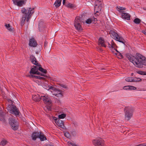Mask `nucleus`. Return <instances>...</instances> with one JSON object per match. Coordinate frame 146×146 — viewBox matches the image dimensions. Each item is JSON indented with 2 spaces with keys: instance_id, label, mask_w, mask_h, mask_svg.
<instances>
[{
  "instance_id": "1",
  "label": "nucleus",
  "mask_w": 146,
  "mask_h": 146,
  "mask_svg": "<svg viewBox=\"0 0 146 146\" xmlns=\"http://www.w3.org/2000/svg\"><path fill=\"white\" fill-rule=\"evenodd\" d=\"M128 58L130 61L137 67L142 68L143 65L146 66V58L139 54H137L135 57L129 55Z\"/></svg>"
},
{
  "instance_id": "19",
  "label": "nucleus",
  "mask_w": 146,
  "mask_h": 146,
  "mask_svg": "<svg viewBox=\"0 0 146 146\" xmlns=\"http://www.w3.org/2000/svg\"><path fill=\"white\" fill-rule=\"evenodd\" d=\"M39 135L40 133L38 132H36L33 133L32 135V139L33 140H36L37 138H39Z\"/></svg>"
},
{
  "instance_id": "17",
  "label": "nucleus",
  "mask_w": 146,
  "mask_h": 146,
  "mask_svg": "<svg viewBox=\"0 0 146 146\" xmlns=\"http://www.w3.org/2000/svg\"><path fill=\"white\" fill-rule=\"evenodd\" d=\"M30 59L32 63L33 64L36 65L37 66H38V62L37 61L35 57L33 55H31L30 56Z\"/></svg>"
},
{
  "instance_id": "7",
  "label": "nucleus",
  "mask_w": 146,
  "mask_h": 146,
  "mask_svg": "<svg viewBox=\"0 0 146 146\" xmlns=\"http://www.w3.org/2000/svg\"><path fill=\"white\" fill-rule=\"evenodd\" d=\"M125 111V119L127 120H129L132 116V111L130 107H126L124 110Z\"/></svg>"
},
{
  "instance_id": "6",
  "label": "nucleus",
  "mask_w": 146,
  "mask_h": 146,
  "mask_svg": "<svg viewBox=\"0 0 146 146\" xmlns=\"http://www.w3.org/2000/svg\"><path fill=\"white\" fill-rule=\"evenodd\" d=\"M46 89L48 90H51V92L52 94L57 97H60L62 96L60 91L56 89L55 88L48 86L47 88Z\"/></svg>"
},
{
  "instance_id": "25",
  "label": "nucleus",
  "mask_w": 146,
  "mask_h": 146,
  "mask_svg": "<svg viewBox=\"0 0 146 146\" xmlns=\"http://www.w3.org/2000/svg\"><path fill=\"white\" fill-rule=\"evenodd\" d=\"M38 70H39L40 71L44 74H46V73L47 71L46 70L43 68L41 67V66L40 65H39V64H38Z\"/></svg>"
},
{
  "instance_id": "23",
  "label": "nucleus",
  "mask_w": 146,
  "mask_h": 146,
  "mask_svg": "<svg viewBox=\"0 0 146 146\" xmlns=\"http://www.w3.org/2000/svg\"><path fill=\"white\" fill-rule=\"evenodd\" d=\"M41 141H43L46 140V138L44 136V135L42 133H40L39 138Z\"/></svg>"
},
{
  "instance_id": "16",
  "label": "nucleus",
  "mask_w": 146,
  "mask_h": 146,
  "mask_svg": "<svg viewBox=\"0 0 146 146\" xmlns=\"http://www.w3.org/2000/svg\"><path fill=\"white\" fill-rule=\"evenodd\" d=\"M29 44L30 46L35 47L36 46L37 44L35 39L32 38L30 39Z\"/></svg>"
},
{
  "instance_id": "39",
  "label": "nucleus",
  "mask_w": 146,
  "mask_h": 146,
  "mask_svg": "<svg viewBox=\"0 0 146 146\" xmlns=\"http://www.w3.org/2000/svg\"><path fill=\"white\" fill-rule=\"evenodd\" d=\"M60 85L61 87L64 88H67L66 86L65 85H64L63 84H60Z\"/></svg>"
},
{
  "instance_id": "30",
  "label": "nucleus",
  "mask_w": 146,
  "mask_h": 146,
  "mask_svg": "<svg viewBox=\"0 0 146 146\" xmlns=\"http://www.w3.org/2000/svg\"><path fill=\"white\" fill-rule=\"evenodd\" d=\"M137 73L141 75H146V72L142 71H138L137 72Z\"/></svg>"
},
{
  "instance_id": "37",
  "label": "nucleus",
  "mask_w": 146,
  "mask_h": 146,
  "mask_svg": "<svg viewBox=\"0 0 146 146\" xmlns=\"http://www.w3.org/2000/svg\"><path fill=\"white\" fill-rule=\"evenodd\" d=\"M114 53L115 54H116L117 55L118 54V55L120 56V57L122 58V55L119 52L117 51V52H115L113 53Z\"/></svg>"
},
{
  "instance_id": "26",
  "label": "nucleus",
  "mask_w": 146,
  "mask_h": 146,
  "mask_svg": "<svg viewBox=\"0 0 146 146\" xmlns=\"http://www.w3.org/2000/svg\"><path fill=\"white\" fill-rule=\"evenodd\" d=\"M125 80L126 81L128 82H133L136 81L134 80V78L132 77H127L125 78Z\"/></svg>"
},
{
  "instance_id": "15",
  "label": "nucleus",
  "mask_w": 146,
  "mask_h": 146,
  "mask_svg": "<svg viewBox=\"0 0 146 146\" xmlns=\"http://www.w3.org/2000/svg\"><path fill=\"white\" fill-rule=\"evenodd\" d=\"M55 120L56 123L58 126L62 129L64 128L63 122L62 120L57 119H55Z\"/></svg>"
},
{
  "instance_id": "40",
  "label": "nucleus",
  "mask_w": 146,
  "mask_h": 146,
  "mask_svg": "<svg viewBox=\"0 0 146 146\" xmlns=\"http://www.w3.org/2000/svg\"><path fill=\"white\" fill-rule=\"evenodd\" d=\"M129 86H125L123 87V89L124 90H129Z\"/></svg>"
},
{
  "instance_id": "10",
  "label": "nucleus",
  "mask_w": 146,
  "mask_h": 146,
  "mask_svg": "<svg viewBox=\"0 0 146 146\" xmlns=\"http://www.w3.org/2000/svg\"><path fill=\"white\" fill-rule=\"evenodd\" d=\"M40 98L45 104L50 105L52 102L50 96L48 95L42 94L40 96Z\"/></svg>"
},
{
  "instance_id": "22",
  "label": "nucleus",
  "mask_w": 146,
  "mask_h": 146,
  "mask_svg": "<svg viewBox=\"0 0 146 146\" xmlns=\"http://www.w3.org/2000/svg\"><path fill=\"white\" fill-rule=\"evenodd\" d=\"M65 6L68 8L71 9H74L76 7V6L73 4L68 3L65 5Z\"/></svg>"
},
{
  "instance_id": "3",
  "label": "nucleus",
  "mask_w": 146,
  "mask_h": 146,
  "mask_svg": "<svg viewBox=\"0 0 146 146\" xmlns=\"http://www.w3.org/2000/svg\"><path fill=\"white\" fill-rule=\"evenodd\" d=\"M30 72V75H29V76L30 78H32L33 80L36 82L37 81H38V80H41L44 79V77L33 75V74H37L38 75H41V76H44V74H40V73L38 72V67L36 66H35L32 68Z\"/></svg>"
},
{
  "instance_id": "38",
  "label": "nucleus",
  "mask_w": 146,
  "mask_h": 146,
  "mask_svg": "<svg viewBox=\"0 0 146 146\" xmlns=\"http://www.w3.org/2000/svg\"><path fill=\"white\" fill-rule=\"evenodd\" d=\"M134 80H135L136 81L134 82L140 81L141 80V79L140 78H134Z\"/></svg>"
},
{
  "instance_id": "12",
  "label": "nucleus",
  "mask_w": 146,
  "mask_h": 146,
  "mask_svg": "<svg viewBox=\"0 0 146 146\" xmlns=\"http://www.w3.org/2000/svg\"><path fill=\"white\" fill-rule=\"evenodd\" d=\"M92 143L95 146H103L104 141L101 139H96L92 141Z\"/></svg>"
},
{
  "instance_id": "13",
  "label": "nucleus",
  "mask_w": 146,
  "mask_h": 146,
  "mask_svg": "<svg viewBox=\"0 0 146 146\" xmlns=\"http://www.w3.org/2000/svg\"><path fill=\"white\" fill-rule=\"evenodd\" d=\"M14 4L19 7H22L25 5V2L24 0H12Z\"/></svg>"
},
{
  "instance_id": "43",
  "label": "nucleus",
  "mask_w": 146,
  "mask_h": 146,
  "mask_svg": "<svg viewBox=\"0 0 146 146\" xmlns=\"http://www.w3.org/2000/svg\"><path fill=\"white\" fill-rule=\"evenodd\" d=\"M66 0H63L62 3L64 5H65Z\"/></svg>"
},
{
  "instance_id": "2",
  "label": "nucleus",
  "mask_w": 146,
  "mask_h": 146,
  "mask_svg": "<svg viewBox=\"0 0 146 146\" xmlns=\"http://www.w3.org/2000/svg\"><path fill=\"white\" fill-rule=\"evenodd\" d=\"M34 8H29L27 9L25 8H22L21 9V12L23 14L21 19V25H24L25 20L28 22L32 14L34 12Z\"/></svg>"
},
{
  "instance_id": "8",
  "label": "nucleus",
  "mask_w": 146,
  "mask_h": 146,
  "mask_svg": "<svg viewBox=\"0 0 146 146\" xmlns=\"http://www.w3.org/2000/svg\"><path fill=\"white\" fill-rule=\"evenodd\" d=\"M74 24L75 28L78 31L82 30V28L81 25V22L80 17H76Z\"/></svg>"
},
{
  "instance_id": "28",
  "label": "nucleus",
  "mask_w": 146,
  "mask_h": 146,
  "mask_svg": "<svg viewBox=\"0 0 146 146\" xmlns=\"http://www.w3.org/2000/svg\"><path fill=\"white\" fill-rule=\"evenodd\" d=\"M7 143V141L4 139H3L0 143V145L3 146L6 145Z\"/></svg>"
},
{
  "instance_id": "29",
  "label": "nucleus",
  "mask_w": 146,
  "mask_h": 146,
  "mask_svg": "<svg viewBox=\"0 0 146 146\" xmlns=\"http://www.w3.org/2000/svg\"><path fill=\"white\" fill-rule=\"evenodd\" d=\"M134 23L137 24H139L141 22V20L139 18H136L133 21Z\"/></svg>"
},
{
  "instance_id": "20",
  "label": "nucleus",
  "mask_w": 146,
  "mask_h": 146,
  "mask_svg": "<svg viewBox=\"0 0 146 146\" xmlns=\"http://www.w3.org/2000/svg\"><path fill=\"white\" fill-rule=\"evenodd\" d=\"M98 43L99 45L101 46L106 47V46L104 43V40L101 38H100L98 40Z\"/></svg>"
},
{
  "instance_id": "18",
  "label": "nucleus",
  "mask_w": 146,
  "mask_h": 146,
  "mask_svg": "<svg viewBox=\"0 0 146 146\" xmlns=\"http://www.w3.org/2000/svg\"><path fill=\"white\" fill-rule=\"evenodd\" d=\"M121 15L123 18L124 19H126L127 20H129L130 19V15L128 13H122Z\"/></svg>"
},
{
  "instance_id": "21",
  "label": "nucleus",
  "mask_w": 146,
  "mask_h": 146,
  "mask_svg": "<svg viewBox=\"0 0 146 146\" xmlns=\"http://www.w3.org/2000/svg\"><path fill=\"white\" fill-rule=\"evenodd\" d=\"M32 99L34 101L36 102L39 101L41 99L40 96L38 95H33Z\"/></svg>"
},
{
  "instance_id": "36",
  "label": "nucleus",
  "mask_w": 146,
  "mask_h": 146,
  "mask_svg": "<svg viewBox=\"0 0 146 146\" xmlns=\"http://www.w3.org/2000/svg\"><path fill=\"white\" fill-rule=\"evenodd\" d=\"M136 88L135 87L132 86H129V90H136Z\"/></svg>"
},
{
  "instance_id": "14",
  "label": "nucleus",
  "mask_w": 146,
  "mask_h": 146,
  "mask_svg": "<svg viewBox=\"0 0 146 146\" xmlns=\"http://www.w3.org/2000/svg\"><path fill=\"white\" fill-rule=\"evenodd\" d=\"M108 45L109 47L111 48V50L113 52V53H114V52H115L117 51V50L115 49V48L116 47V45L113 40L111 41L110 44L109 43Z\"/></svg>"
},
{
  "instance_id": "11",
  "label": "nucleus",
  "mask_w": 146,
  "mask_h": 146,
  "mask_svg": "<svg viewBox=\"0 0 146 146\" xmlns=\"http://www.w3.org/2000/svg\"><path fill=\"white\" fill-rule=\"evenodd\" d=\"M102 3L100 1H96L95 3L94 11L98 13L102 9Z\"/></svg>"
},
{
  "instance_id": "41",
  "label": "nucleus",
  "mask_w": 146,
  "mask_h": 146,
  "mask_svg": "<svg viewBox=\"0 0 146 146\" xmlns=\"http://www.w3.org/2000/svg\"><path fill=\"white\" fill-rule=\"evenodd\" d=\"M53 144L52 143H46L45 145V146H53Z\"/></svg>"
},
{
  "instance_id": "4",
  "label": "nucleus",
  "mask_w": 146,
  "mask_h": 146,
  "mask_svg": "<svg viewBox=\"0 0 146 146\" xmlns=\"http://www.w3.org/2000/svg\"><path fill=\"white\" fill-rule=\"evenodd\" d=\"M110 33L113 38L116 40L124 44L125 41L123 38L118 34L115 32L111 30L110 31Z\"/></svg>"
},
{
  "instance_id": "42",
  "label": "nucleus",
  "mask_w": 146,
  "mask_h": 146,
  "mask_svg": "<svg viewBox=\"0 0 146 146\" xmlns=\"http://www.w3.org/2000/svg\"><path fill=\"white\" fill-rule=\"evenodd\" d=\"M143 33L146 35V30L142 31Z\"/></svg>"
},
{
  "instance_id": "35",
  "label": "nucleus",
  "mask_w": 146,
  "mask_h": 146,
  "mask_svg": "<svg viewBox=\"0 0 146 146\" xmlns=\"http://www.w3.org/2000/svg\"><path fill=\"white\" fill-rule=\"evenodd\" d=\"M65 136L68 138H70V134L68 132H66L64 133Z\"/></svg>"
},
{
  "instance_id": "33",
  "label": "nucleus",
  "mask_w": 146,
  "mask_h": 146,
  "mask_svg": "<svg viewBox=\"0 0 146 146\" xmlns=\"http://www.w3.org/2000/svg\"><path fill=\"white\" fill-rule=\"evenodd\" d=\"M66 116V115L65 114L63 113L61 114L60 115H58V118L59 119H63Z\"/></svg>"
},
{
  "instance_id": "24",
  "label": "nucleus",
  "mask_w": 146,
  "mask_h": 146,
  "mask_svg": "<svg viewBox=\"0 0 146 146\" xmlns=\"http://www.w3.org/2000/svg\"><path fill=\"white\" fill-rule=\"evenodd\" d=\"M61 1V0H56L54 3V5L56 7H58L60 5Z\"/></svg>"
},
{
  "instance_id": "31",
  "label": "nucleus",
  "mask_w": 146,
  "mask_h": 146,
  "mask_svg": "<svg viewBox=\"0 0 146 146\" xmlns=\"http://www.w3.org/2000/svg\"><path fill=\"white\" fill-rule=\"evenodd\" d=\"M67 143L68 145L70 146H78L75 143H72L71 141H68Z\"/></svg>"
},
{
  "instance_id": "32",
  "label": "nucleus",
  "mask_w": 146,
  "mask_h": 146,
  "mask_svg": "<svg viewBox=\"0 0 146 146\" xmlns=\"http://www.w3.org/2000/svg\"><path fill=\"white\" fill-rule=\"evenodd\" d=\"M117 10L119 11L120 10H125V8L123 7H121L120 6L117 7Z\"/></svg>"
},
{
  "instance_id": "5",
  "label": "nucleus",
  "mask_w": 146,
  "mask_h": 146,
  "mask_svg": "<svg viewBox=\"0 0 146 146\" xmlns=\"http://www.w3.org/2000/svg\"><path fill=\"white\" fill-rule=\"evenodd\" d=\"M7 108L10 110V112L15 115H18L20 112L17 107L13 105H9Z\"/></svg>"
},
{
  "instance_id": "27",
  "label": "nucleus",
  "mask_w": 146,
  "mask_h": 146,
  "mask_svg": "<svg viewBox=\"0 0 146 146\" xmlns=\"http://www.w3.org/2000/svg\"><path fill=\"white\" fill-rule=\"evenodd\" d=\"M6 28L10 31H12L13 29V28L9 24H7L5 25Z\"/></svg>"
},
{
  "instance_id": "34",
  "label": "nucleus",
  "mask_w": 146,
  "mask_h": 146,
  "mask_svg": "<svg viewBox=\"0 0 146 146\" xmlns=\"http://www.w3.org/2000/svg\"><path fill=\"white\" fill-rule=\"evenodd\" d=\"M92 19L89 18L86 21V23L88 24H90L92 22Z\"/></svg>"
},
{
  "instance_id": "9",
  "label": "nucleus",
  "mask_w": 146,
  "mask_h": 146,
  "mask_svg": "<svg viewBox=\"0 0 146 146\" xmlns=\"http://www.w3.org/2000/svg\"><path fill=\"white\" fill-rule=\"evenodd\" d=\"M9 123L13 130H16L18 129V123L15 120L13 116L9 118Z\"/></svg>"
}]
</instances>
